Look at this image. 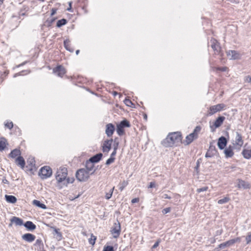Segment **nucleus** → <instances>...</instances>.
<instances>
[{
    "instance_id": "423d86ee",
    "label": "nucleus",
    "mask_w": 251,
    "mask_h": 251,
    "mask_svg": "<svg viewBox=\"0 0 251 251\" xmlns=\"http://www.w3.org/2000/svg\"><path fill=\"white\" fill-rule=\"evenodd\" d=\"M226 106L224 103H219L209 107L208 115L211 116L215 113L220 112L225 109Z\"/></svg>"
},
{
    "instance_id": "9d476101",
    "label": "nucleus",
    "mask_w": 251,
    "mask_h": 251,
    "mask_svg": "<svg viewBox=\"0 0 251 251\" xmlns=\"http://www.w3.org/2000/svg\"><path fill=\"white\" fill-rule=\"evenodd\" d=\"M225 120V117L224 116H220L214 122L213 125L212 126H210V128L212 131L215 130V129L220 127L223 123L224 120Z\"/></svg>"
},
{
    "instance_id": "79ce46f5",
    "label": "nucleus",
    "mask_w": 251,
    "mask_h": 251,
    "mask_svg": "<svg viewBox=\"0 0 251 251\" xmlns=\"http://www.w3.org/2000/svg\"><path fill=\"white\" fill-rule=\"evenodd\" d=\"M119 145V142L118 138H115L114 140L113 149H118Z\"/></svg>"
},
{
    "instance_id": "ea45409f",
    "label": "nucleus",
    "mask_w": 251,
    "mask_h": 251,
    "mask_svg": "<svg viewBox=\"0 0 251 251\" xmlns=\"http://www.w3.org/2000/svg\"><path fill=\"white\" fill-rule=\"evenodd\" d=\"M213 70L214 71H221V72H226L227 69V68L226 67H213L212 68Z\"/></svg>"
},
{
    "instance_id": "2f4dec72",
    "label": "nucleus",
    "mask_w": 251,
    "mask_h": 251,
    "mask_svg": "<svg viewBox=\"0 0 251 251\" xmlns=\"http://www.w3.org/2000/svg\"><path fill=\"white\" fill-rule=\"evenodd\" d=\"M64 46L67 50L70 52H73L74 50L71 48V44L69 40H66L64 41Z\"/></svg>"
},
{
    "instance_id": "e2e57ef3",
    "label": "nucleus",
    "mask_w": 251,
    "mask_h": 251,
    "mask_svg": "<svg viewBox=\"0 0 251 251\" xmlns=\"http://www.w3.org/2000/svg\"><path fill=\"white\" fill-rule=\"evenodd\" d=\"M139 201V198H134L131 200V202L132 203H134L138 202Z\"/></svg>"
},
{
    "instance_id": "473e14b6",
    "label": "nucleus",
    "mask_w": 251,
    "mask_h": 251,
    "mask_svg": "<svg viewBox=\"0 0 251 251\" xmlns=\"http://www.w3.org/2000/svg\"><path fill=\"white\" fill-rule=\"evenodd\" d=\"M67 23V21L65 19H62L61 20H58L56 23V26L58 27H60L61 26L66 25Z\"/></svg>"
},
{
    "instance_id": "4d7b16f0",
    "label": "nucleus",
    "mask_w": 251,
    "mask_h": 251,
    "mask_svg": "<svg viewBox=\"0 0 251 251\" xmlns=\"http://www.w3.org/2000/svg\"><path fill=\"white\" fill-rule=\"evenodd\" d=\"M233 240L234 241V244H235L236 243H240L241 242V237H238L237 238L233 239Z\"/></svg>"
},
{
    "instance_id": "37998d69",
    "label": "nucleus",
    "mask_w": 251,
    "mask_h": 251,
    "mask_svg": "<svg viewBox=\"0 0 251 251\" xmlns=\"http://www.w3.org/2000/svg\"><path fill=\"white\" fill-rule=\"evenodd\" d=\"M246 244H249L251 243V232L248 233L246 237Z\"/></svg>"
},
{
    "instance_id": "4468645a",
    "label": "nucleus",
    "mask_w": 251,
    "mask_h": 251,
    "mask_svg": "<svg viewBox=\"0 0 251 251\" xmlns=\"http://www.w3.org/2000/svg\"><path fill=\"white\" fill-rule=\"evenodd\" d=\"M22 239L27 242H32L35 239V236L31 233H25L22 235Z\"/></svg>"
},
{
    "instance_id": "0e129e2a",
    "label": "nucleus",
    "mask_w": 251,
    "mask_h": 251,
    "mask_svg": "<svg viewBox=\"0 0 251 251\" xmlns=\"http://www.w3.org/2000/svg\"><path fill=\"white\" fill-rule=\"evenodd\" d=\"M218 247H219V248H220V249L225 248L226 246H225V243L224 242V243H222L220 244V245H219Z\"/></svg>"
},
{
    "instance_id": "3c124183",
    "label": "nucleus",
    "mask_w": 251,
    "mask_h": 251,
    "mask_svg": "<svg viewBox=\"0 0 251 251\" xmlns=\"http://www.w3.org/2000/svg\"><path fill=\"white\" fill-rule=\"evenodd\" d=\"M171 207H167L163 209L162 213L165 214L169 213L171 211Z\"/></svg>"
},
{
    "instance_id": "603ef678",
    "label": "nucleus",
    "mask_w": 251,
    "mask_h": 251,
    "mask_svg": "<svg viewBox=\"0 0 251 251\" xmlns=\"http://www.w3.org/2000/svg\"><path fill=\"white\" fill-rule=\"evenodd\" d=\"M245 82H248V83H251V76L250 75H247L244 78Z\"/></svg>"
},
{
    "instance_id": "5701e85b",
    "label": "nucleus",
    "mask_w": 251,
    "mask_h": 251,
    "mask_svg": "<svg viewBox=\"0 0 251 251\" xmlns=\"http://www.w3.org/2000/svg\"><path fill=\"white\" fill-rule=\"evenodd\" d=\"M196 139L194 136H193L191 133L188 135L185 138L184 141V144L185 145H188L191 144L194 140Z\"/></svg>"
},
{
    "instance_id": "864d4df0",
    "label": "nucleus",
    "mask_w": 251,
    "mask_h": 251,
    "mask_svg": "<svg viewBox=\"0 0 251 251\" xmlns=\"http://www.w3.org/2000/svg\"><path fill=\"white\" fill-rule=\"evenodd\" d=\"M27 72V74L29 73V71H23L20 72H19V73H16V74H15L14 75L13 77H17V76H18L22 75H23V72Z\"/></svg>"
},
{
    "instance_id": "c85d7f7f",
    "label": "nucleus",
    "mask_w": 251,
    "mask_h": 251,
    "mask_svg": "<svg viewBox=\"0 0 251 251\" xmlns=\"http://www.w3.org/2000/svg\"><path fill=\"white\" fill-rule=\"evenodd\" d=\"M8 144L5 138H1L0 140V151H3Z\"/></svg>"
},
{
    "instance_id": "052dcab7",
    "label": "nucleus",
    "mask_w": 251,
    "mask_h": 251,
    "mask_svg": "<svg viewBox=\"0 0 251 251\" xmlns=\"http://www.w3.org/2000/svg\"><path fill=\"white\" fill-rule=\"evenodd\" d=\"M159 242H160L159 240L156 241L154 243V244L152 246V249H155V248H157L158 246V245H159Z\"/></svg>"
},
{
    "instance_id": "09e8293b",
    "label": "nucleus",
    "mask_w": 251,
    "mask_h": 251,
    "mask_svg": "<svg viewBox=\"0 0 251 251\" xmlns=\"http://www.w3.org/2000/svg\"><path fill=\"white\" fill-rule=\"evenodd\" d=\"M208 187L207 186H204L202 188L197 189V192L198 193H200L201 192L207 191L208 190Z\"/></svg>"
},
{
    "instance_id": "13d9d810",
    "label": "nucleus",
    "mask_w": 251,
    "mask_h": 251,
    "mask_svg": "<svg viewBox=\"0 0 251 251\" xmlns=\"http://www.w3.org/2000/svg\"><path fill=\"white\" fill-rule=\"evenodd\" d=\"M161 198L162 199H171L172 198L171 197L168 196V194H163L162 196H161Z\"/></svg>"
},
{
    "instance_id": "774afa93",
    "label": "nucleus",
    "mask_w": 251,
    "mask_h": 251,
    "mask_svg": "<svg viewBox=\"0 0 251 251\" xmlns=\"http://www.w3.org/2000/svg\"><path fill=\"white\" fill-rule=\"evenodd\" d=\"M42 243V240L40 239H37L36 241V244L40 245Z\"/></svg>"
},
{
    "instance_id": "39448f33",
    "label": "nucleus",
    "mask_w": 251,
    "mask_h": 251,
    "mask_svg": "<svg viewBox=\"0 0 251 251\" xmlns=\"http://www.w3.org/2000/svg\"><path fill=\"white\" fill-rule=\"evenodd\" d=\"M39 175L42 179H46L51 176L52 170L49 166L43 167L40 169Z\"/></svg>"
},
{
    "instance_id": "e433bc0d",
    "label": "nucleus",
    "mask_w": 251,
    "mask_h": 251,
    "mask_svg": "<svg viewBox=\"0 0 251 251\" xmlns=\"http://www.w3.org/2000/svg\"><path fill=\"white\" fill-rule=\"evenodd\" d=\"M114 190V187L110 189L108 192L105 193V198L106 200H109L111 198Z\"/></svg>"
},
{
    "instance_id": "de8ad7c7",
    "label": "nucleus",
    "mask_w": 251,
    "mask_h": 251,
    "mask_svg": "<svg viewBox=\"0 0 251 251\" xmlns=\"http://www.w3.org/2000/svg\"><path fill=\"white\" fill-rule=\"evenodd\" d=\"M125 104L128 106L131 107V105H133L132 101L129 99H126L124 100Z\"/></svg>"
},
{
    "instance_id": "6ab92c4d",
    "label": "nucleus",
    "mask_w": 251,
    "mask_h": 251,
    "mask_svg": "<svg viewBox=\"0 0 251 251\" xmlns=\"http://www.w3.org/2000/svg\"><path fill=\"white\" fill-rule=\"evenodd\" d=\"M15 163L18 166H20L22 168H24L25 166V161L24 159L22 156H18L15 160Z\"/></svg>"
},
{
    "instance_id": "49530a36",
    "label": "nucleus",
    "mask_w": 251,
    "mask_h": 251,
    "mask_svg": "<svg viewBox=\"0 0 251 251\" xmlns=\"http://www.w3.org/2000/svg\"><path fill=\"white\" fill-rule=\"evenodd\" d=\"M215 153L214 152H211L210 150H208L205 154V157H211L214 156Z\"/></svg>"
},
{
    "instance_id": "58836bf2",
    "label": "nucleus",
    "mask_w": 251,
    "mask_h": 251,
    "mask_svg": "<svg viewBox=\"0 0 251 251\" xmlns=\"http://www.w3.org/2000/svg\"><path fill=\"white\" fill-rule=\"evenodd\" d=\"M119 125L124 128L125 127H128L130 126L129 122L126 120L122 121Z\"/></svg>"
},
{
    "instance_id": "b1692460",
    "label": "nucleus",
    "mask_w": 251,
    "mask_h": 251,
    "mask_svg": "<svg viewBox=\"0 0 251 251\" xmlns=\"http://www.w3.org/2000/svg\"><path fill=\"white\" fill-rule=\"evenodd\" d=\"M11 222L17 226H22L23 225V220L16 217H13L11 219Z\"/></svg>"
},
{
    "instance_id": "6e6552de",
    "label": "nucleus",
    "mask_w": 251,
    "mask_h": 251,
    "mask_svg": "<svg viewBox=\"0 0 251 251\" xmlns=\"http://www.w3.org/2000/svg\"><path fill=\"white\" fill-rule=\"evenodd\" d=\"M226 54L230 59L236 60L239 59L241 57V54L237 51L235 50H229L226 51Z\"/></svg>"
},
{
    "instance_id": "a19ab883",
    "label": "nucleus",
    "mask_w": 251,
    "mask_h": 251,
    "mask_svg": "<svg viewBox=\"0 0 251 251\" xmlns=\"http://www.w3.org/2000/svg\"><path fill=\"white\" fill-rule=\"evenodd\" d=\"M224 243H225L226 247H229L234 244V241L233 240V239L229 240Z\"/></svg>"
},
{
    "instance_id": "bb28decb",
    "label": "nucleus",
    "mask_w": 251,
    "mask_h": 251,
    "mask_svg": "<svg viewBox=\"0 0 251 251\" xmlns=\"http://www.w3.org/2000/svg\"><path fill=\"white\" fill-rule=\"evenodd\" d=\"M201 129V126H197L194 129L193 132L191 133L193 136H194V137H195L196 139L198 138V135L200 132Z\"/></svg>"
},
{
    "instance_id": "a878e982",
    "label": "nucleus",
    "mask_w": 251,
    "mask_h": 251,
    "mask_svg": "<svg viewBox=\"0 0 251 251\" xmlns=\"http://www.w3.org/2000/svg\"><path fill=\"white\" fill-rule=\"evenodd\" d=\"M201 129V126H197L194 129L193 132L191 133L193 136H194V137H195L196 139L198 138V135L200 132Z\"/></svg>"
},
{
    "instance_id": "69168bd1",
    "label": "nucleus",
    "mask_w": 251,
    "mask_h": 251,
    "mask_svg": "<svg viewBox=\"0 0 251 251\" xmlns=\"http://www.w3.org/2000/svg\"><path fill=\"white\" fill-rule=\"evenodd\" d=\"M56 10H57L56 9L52 8L51 9V14H50L51 16H53V15H54L56 12Z\"/></svg>"
},
{
    "instance_id": "0eeeda50",
    "label": "nucleus",
    "mask_w": 251,
    "mask_h": 251,
    "mask_svg": "<svg viewBox=\"0 0 251 251\" xmlns=\"http://www.w3.org/2000/svg\"><path fill=\"white\" fill-rule=\"evenodd\" d=\"M121 231V227L120 222L117 221L112 226L110 232L113 238H117L119 237Z\"/></svg>"
},
{
    "instance_id": "2eb2a0df",
    "label": "nucleus",
    "mask_w": 251,
    "mask_h": 251,
    "mask_svg": "<svg viewBox=\"0 0 251 251\" xmlns=\"http://www.w3.org/2000/svg\"><path fill=\"white\" fill-rule=\"evenodd\" d=\"M227 144V140L226 137L221 136L220 137L218 141V146L221 150H223L226 146Z\"/></svg>"
},
{
    "instance_id": "f257e3e1",
    "label": "nucleus",
    "mask_w": 251,
    "mask_h": 251,
    "mask_svg": "<svg viewBox=\"0 0 251 251\" xmlns=\"http://www.w3.org/2000/svg\"><path fill=\"white\" fill-rule=\"evenodd\" d=\"M182 136L180 132L170 133L167 137L162 142V144L165 147L177 146L181 143Z\"/></svg>"
},
{
    "instance_id": "7ed1b4c3",
    "label": "nucleus",
    "mask_w": 251,
    "mask_h": 251,
    "mask_svg": "<svg viewBox=\"0 0 251 251\" xmlns=\"http://www.w3.org/2000/svg\"><path fill=\"white\" fill-rule=\"evenodd\" d=\"M211 47L214 51L215 55H219L221 57L223 56L224 53L221 50L220 43L215 39L212 38L210 40Z\"/></svg>"
},
{
    "instance_id": "f3484780",
    "label": "nucleus",
    "mask_w": 251,
    "mask_h": 251,
    "mask_svg": "<svg viewBox=\"0 0 251 251\" xmlns=\"http://www.w3.org/2000/svg\"><path fill=\"white\" fill-rule=\"evenodd\" d=\"M224 153L226 158L231 157L234 155V152L232 151V148L231 146L226 148L224 151Z\"/></svg>"
},
{
    "instance_id": "4c0bfd02",
    "label": "nucleus",
    "mask_w": 251,
    "mask_h": 251,
    "mask_svg": "<svg viewBox=\"0 0 251 251\" xmlns=\"http://www.w3.org/2000/svg\"><path fill=\"white\" fill-rule=\"evenodd\" d=\"M74 180L75 179L73 177H66L65 180L63 181V184L67 186L69 183H73Z\"/></svg>"
},
{
    "instance_id": "72a5a7b5",
    "label": "nucleus",
    "mask_w": 251,
    "mask_h": 251,
    "mask_svg": "<svg viewBox=\"0 0 251 251\" xmlns=\"http://www.w3.org/2000/svg\"><path fill=\"white\" fill-rule=\"evenodd\" d=\"M116 130H117V132L119 136L123 135L125 133L124 127H123L119 125H117Z\"/></svg>"
},
{
    "instance_id": "8fccbe9b",
    "label": "nucleus",
    "mask_w": 251,
    "mask_h": 251,
    "mask_svg": "<svg viewBox=\"0 0 251 251\" xmlns=\"http://www.w3.org/2000/svg\"><path fill=\"white\" fill-rule=\"evenodd\" d=\"M115 159V157H110L106 161V163H105L106 165H108L111 164L112 163H113Z\"/></svg>"
},
{
    "instance_id": "9b49d317",
    "label": "nucleus",
    "mask_w": 251,
    "mask_h": 251,
    "mask_svg": "<svg viewBox=\"0 0 251 251\" xmlns=\"http://www.w3.org/2000/svg\"><path fill=\"white\" fill-rule=\"evenodd\" d=\"M113 139L106 140L104 141L102 147V151L103 152L108 153L111 149V145Z\"/></svg>"
},
{
    "instance_id": "ddd939ff",
    "label": "nucleus",
    "mask_w": 251,
    "mask_h": 251,
    "mask_svg": "<svg viewBox=\"0 0 251 251\" xmlns=\"http://www.w3.org/2000/svg\"><path fill=\"white\" fill-rule=\"evenodd\" d=\"M115 130V127L112 124H108L106 126L105 133L108 137H111Z\"/></svg>"
},
{
    "instance_id": "1a4fd4ad",
    "label": "nucleus",
    "mask_w": 251,
    "mask_h": 251,
    "mask_svg": "<svg viewBox=\"0 0 251 251\" xmlns=\"http://www.w3.org/2000/svg\"><path fill=\"white\" fill-rule=\"evenodd\" d=\"M53 73L56 75L58 76L62 77L66 74L65 69L61 65H59L53 68Z\"/></svg>"
},
{
    "instance_id": "412c9836",
    "label": "nucleus",
    "mask_w": 251,
    "mask_h": 251,
    "mask_svg": "<svg viewBox=\"0 0 251 251\" xmlns=\"http://www.w3.org/2000/svg\"><path fill=\"white\" fill-rule=\"evenodd\" d=\"M238 186L239 188H243L244 189H249L251 187L250 184L249 182L243 180H239Z\"/></svg>"
},
{
    "instance_id": "f704fd0d",
    "label": "nucleus",
    "mask_w": 251,
    "mask_h": 251,
    "mask_svg": "<svg viewBox=\"0 0 251 251\" xmlns=\"http://www.w3.org/2000/svg\"><path fill=\"white\" fill-rule=\"evenodd\" d=\"M96 239V236H94L93 234H91L90 238L88 239V242L90 244L93 246L95 244Z\"/></svg>"
},
{
    "instance_id": "20e7f679",
    "label": "nucleus",
    "mask_w": 251,
    "mask_h": 251,
    "mask_svg": "<svg viewBox=\"0 0 251 251\" xmlns=\"http://www.w3.org/2000/svg\"><path fill=\"white\" fill-rule=\"evenodd\" d=\"M89 172L85 169L78 170L75 174L76 178L79 181H85L89 177Z\"/></svg>"
},
{
    "instance_id": "c9c22d12",
    "label": "nucleus",
    "mask_w": 251,
    "mask_h": 251,
    "mask_svg": "<svg viewBox=\"0 0 251 251\" xmlns=\"http://www.w3.org/2000/svg\"><path fill=\"white\" fill-rule=\"evenodd\" d=\"M230 198L228 197H226L223 199H220L218 201V203L222 204L228 202L230 201Z\"/></svg>"
},
{
    "instance_id": "4be33fe9",
    "label": "nucleus",
    "mask_w": 251,
    "mask_h": 251,
    "mask_svg": "<svg viewBox=\"0 0 251 251\" xmlns=\"http://www.w3.org/2000/svg\"><path fill=\"white\" fill-rule=\"evenodd\" d=\"M102 156L101 153H98L91 157L89 159L93 163H97L100 160Z\"/></svg>"
},
{
    "instance_id": "a18cd8bd",
    "label": "nucleus",
    "mask_w": 251,
    "mask_h": 251,
    "mask_svg": "<svg viewBox=\"0 0 251 251\" xmlns=\"http://www.w3.org/2000/svg\"><path fill=\"white\" fill-rule=\"evenodd\" d=\"M5 126L9 129H11L13 127V124L12 122H7L5 124Z\"/></svg>"
},
{
    "instance_id": "c756f323",
    "label": "nucleus",
    "mask_w": 251,
    "mask_h": 251,
    "mask_svg": "<svg viewBox=\"0 0 251 251\" xmlns=\"http://www.w3.org/2000/svg\"><path fill=\"white\" fill-rule=\"evenodd\" d=\"M242 155L246 159H250L251 158V150H247L244 149L242 151Z\"/></svg>"
},
{
    "instance_id": "338daca9",
    "label": "nucleus",
    "mask_w": 251,
    "mask_h": 251,
    "mask_svg": "<svg viewBox=\"0 0 251 251\" xmlns=\"http://www.w3.org/2000/svg\"><path fill=\"white\" fill-rule=\"evenodd\" d=\"M72 2H69V7L67 8V10L72 12Z\"/></svg>"
},
{
    "instance_id": "6e6d98bb",
    "label": "nucleus",
    "mask_w": 251,
    "mask_h": 251,
    "mask_svg": "<svg viewBox=\"0 0 251 251\" xmlns=\"http://www.w3.org/2000/svg\"><path fill=\"white\" fill-rule=\"evenodd\" d=\"M127 182L124 181L122 184V185L119 187L120 190L121 191H123L124 190V189L125 188V187L127 185Z\"/></svg>"
},
{
    "instance_id": "aec40b11",
    "label": "nucleus",
    "mask_w": 251,
    "mask_h": 251,
    "mask_svg": "<svg viewBox=\"0 0 251 251\" xmlns=\"http://www.w3.org/2000/svg\"><path fill=\"white\" fill-rule=\"evenodd\" d=\"M24 226L28 230H33L36 228V226L31 221H27L24 224Z\"/></svg>"
},
{
    "instance_id": "cd10ccee",
    "label": "nucleus",
    "mask_w": 251,
    "mask_h": 251,
    "mask_svg": "<svg viewBox=\"0 0 251 251\" xmlns=\"http://www.w3.org/2000/svg\"><path fill=\"white\" fill-rule=\"evenodd\" d=\"M94 163L92 162V161H90V159H89L88 160H87L86 162V165H85V167H86V170L88 171V172H90L91 171L93 168H94Z\"/></svg>"
},
{
    "instance_id": "7c9ffc66",
    "label": "nucleus",
    "mask_w": 251,
    "mask_h": 251,
    "mask_svg": "<svg viewBox=\"0 0 251 251\" xmlns=\"http://www.w3.org/2000/svg\"><path fill=\"white\" fill-rule=\"evenodd\" d=\"M33 204L40 208L43 209H45L47 208L46 205L41 203L39 201H38L36 200H34L33 201Z\"/></svg>"
},
{
    "instance_id": "c03bdc74",
    "label": "nucleus",
    "mask_w": 251,
    "mask_h": 251,
    "mask_svg": "<svg viewBox=\"0 0 251 251\" xmlns=\"http://www.w3.org/2000/svg\"><path fill=\"white\" fill-rule=\"evenodd\" d=\"M102 251H114V248L111 246H104Z\"/></svg>"
},
{
    "instance_id": "dca6fc26",
    "label": "nucleus",
    "mask_w": 251,
    "mask_h": 251,
    "mask_svg": "<svg viewBox=\"0 0 251 251\" xmlns=\"http://www.w3.org/2000/svg\"><path fill=\"white\" fill-rule=\"evenodd\" d=\"M53 230V234L54 235H56V238L58 241H60L62 239V235L61 232L60 231V229L59 228H57L55 227H51Z\"/></svg>"
},
{
    "instance_id": "f8f14e48",
    "label": "nucleus",
    "mask_w": 251,
    "mask_h": 251,
    "mask_svg": "<svg viewBox=\"0 0 251 251\" xmlns=\"http://www.w3.org/2000/svg\"><path fill=\"white\" fill-rule=\"evenodd\" d=\"M243 144L244 140L242 135L238 132H236L235 144L234 145L238 146L239 148H240L243 146Z\"/></svg>"
},
{
    "instance_id": "f03ea898",
    "label": "nucleus",
    "mask_w": 251,
    "mask_h": 251,
    "mask_svg": "<svg viewBox=\"0 0 251 251\" xmlns=\"http://www.w3.org/2000/svg\"><path fill=\"white\" fill-rule=\"evenodd\" d=\"M68 175L67 169L65 167H60L55 174V178L58 183L63 182Z\"/></svg>"
},
{
    "instance_id": "a211bd4d",
    "label": "nucleus",
    "mask_w": 251,
    "mask_h": 251,
    "mask_svg": "<svg viewBox=\"0 0 251 251\" xmlns=\"http://www.w3.org/2000/svg\"><path fill=\"white\" fill-rule=\"evenodd\" d=\"M21 154V151L20 150L18 149H14L12 150L11 152L9 154V157L15 158L16 157L20 156V155Z\"/></svg>"
},
{
    "instance_id": "5fc2aeb1",
    "label": "nucleus",
    "mask_w": 251,
    "mask_h": 251,
    "mask_svg": "<svg viewBox=\"0 0 251 251\" xmlns=\"http://www.w3.org/2000/svg\"><path fill=\"white\" fill-rule=\"evenodd\" d=\"M208 150H210L211 152H214L215 153L217 152L215 147L211 145H210Z\"/></svg>"
},
{
    "instance_id": "393cba45",
    "label": "nucleus",
    "mask_w": 251,
    "mask_h": 251,
    "mask_svg": "<svg viewBox=\"0 0 251 251\" xmlns=\"http://www.w3.org/2000/svg\"><path fill=\"white\" fill-rule=\"evenodd\" d=\"M5 198L6 201L9 203H15L17 201V198L12 195H6L5 196Z\"/></svg>"
},
{
    "instance_id": "680f3d73",
    "label": "nucleus",
    "mask_w": 251,
    "mask_h": 251,
    "mask_svg": "<svg viewBox=\"0 0 251 251\" xmlns=\"http://www.w3.org/2000/svg\"><path fill=\"white\" fill-rule=\"evenodd\" d=\"M155 186V184L154 182H151L150 183V184L148 186V188H153V187H154Z\"/></svg>"
},
{
    "instance_id": "bf43d9fd",
    "label": "nucleus",
    "mask_w": 251,
    "mask_h": 251,
    "mask_svg": "<svg viewBox=\"0 0 251 251\" xmlns=\"http://www.w3.org/2000/svg\"><path fill=\"white\" fill-rule=\"evenodd\" d=\"M117 149H113V151L110 155V157H115V156L117 153Z\"/></svg>"
}]
</instances>
